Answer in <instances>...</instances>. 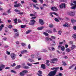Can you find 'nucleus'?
Listing matches in <instances>:
<instances>
[{
    "instance_id": "nucleus-1",
    "label": "nucleus",
    "mask_w": 76,
    "mask_h": 76,
    "mask_svg": "<svg viewBox=\"0 0 76 76\" xmlns=\"http://www.w3.org/2000/svg\"><path fill=\"white\" fill-rule=\"evenodd\" d=\"M59 69V67H53L51 69V70H53L50 71L48 74L47 75V76H54L56 75L57 72V70Z\"/></svg>"
},
{
    "instance_id": "nucleus-2",
    "label": "nucleus",
    "mask_w": 76,
    "mask_h": 76,
    "mask_svg": "<svg viewBox=\"0 0 76 76\" xmlns=\"http://www.w3.org/2000/svg\"><path fill=\"white\" fill-rule=\"evenodd\" d=\"M76 12L75 11H69L67 13V14L69 16H74L75 15Z\"/></svg>"
},
{
    "instance_id": "nucleus-3",
    "label": "nucleus",
    "mask_w": 76,
    "mask_h": 76,
    "mask_svg": "<svg viewBox=\"0 0 76 76\" xmlns=\"http://www.w3.org/2000/svg\"><path fill=\"white\" fill-rule=\"evenodd\" d=\"M28 72V70H25L23 71L22 72H20V76H25V74H27Z\"/></svg>"
},
{
    "instance_id": "nucleus-4",
    "label": "nucleus",
    "mask_w": 76,
    "mask_h": 76,
    "mask_svg": "<svg viewBox=\"0 0 76 76\" xmlns=\"http://www.w3.org/2000/svg\"><path fill=\"white\" fill-rule=\"evenodd\" d=\"M30 21L31 22L29 23V25H34V23L36 22V21H35V20L34 19L31 20Z\"/></svg>"
},
{
    "instance_id": "nucleus-5",
    "label": "nucleus",
    "mask_w": 76,
    "mask_h": 76,
    "mask_svg": "<svg viewBox=\"0 0 76 76\" xmlns=\"http://www.w3.org/2000/svg\"><path fill=\"white\" fill-rule=\"evenodd\" d=\"M10 56L12 60H14V59H15L16 55L15 54L13 53L10 54Z\"/></svg>"
},
{
    "instance_id": "nucleus-6",
    "label": "nucleus",
    "mask_w": 76,
    "mask_h": 76,
    "mask_svg": "<svg viewBox=\"0 0 76 76\" xmlns=\"http://www.w3.org/2000/svg\"><path fill=\"white\" fill-rule=\"evenodd\" d=\"M39 23L41 25H43L44 24V21L42 19H39Z\"/></svg>"
},
{
    "instance_id": "nucleus-7",
    "label": "nucleus",
    "mask_w": 76,
    "mask_h": 76,
    "mask_svg": "<svg viewBox=\"0 0 76 76\" xmlns=\"http://www.w3.org/2000/svg\"><path fill=\"white\" fill-rule=\"evenodd\" d=\"M50 61H50V63H53V64H54L55 62L54 61H58V59L57 58H54L53 59L50 60Z\"/></svg>"
},
{
    "instance_id": "nucleus-8",
    "label": "nucleus",
    "mask_w": 76,
    "mask_h": 76,
    "mask_svg": "<svg viewBox=\"0 0 76 76\" xmlns=\"http://www.w3.org/2000/svg\"><path fill=\"white\" fill-rule=\"evenodd\" d=\"M59 7L61 9H62L63 7L66 8V4L64 3L62 4L59 5Z\"/></svg>"
},
{
    "instance_id": "nucleus-9",
    "label": "nucleus",
    "mask_w": 76,
    "mask_h": 76,
    "mask_svg": "<svg viewBox=\"0 0 76 76\" xmlns=\"http://www.w3.org/2000/svg\"><path fill=\"white\" fill-rule=\"evenodd\" d=\"M51 10L53 11H57L58 10V9L56 7H52L51 8Z\"/></svg>"
},
{
    "instance_id": "nucleus-10",
    "label": "nucleus",
    "mask_w": 76,
    "mask_h": 76,
    "mask_svg": "<svg viewBox=\"0 0 76 76\" xmlns=\"http://www.w3.org/2000/svg\"><path fill=\"white\" fill-rule=\"evenodd\" d=\"M5 67V65H0V71H1L3 70V69H4Z\"/></svg>"
},
{
    "instance_id": "nucleus-11",
    "label": "nucleus",
    "mask_w": 76,
    "mask_h": 76,
    "mask_svg": "<svg viewBox=\"0 0 76 76\" xmlns=\"http://www.w3.org/2000/svg\"><path fill=\"white\" fill-rule=\"evenodd\" d=\"M42 72L41 70H39L38 71V73H37V75L39 76H42Z\"/></svg>"
},
{
    "instance_id": "nucleus-12",
    "label": "nucleus",
    "mask_w": 76,
    "mask_h": 76,
    "mask_svg": "<svg viewBox=\"0 0 76 76\" xmlns=\"http://www.w3.org/2000/svg\"><path fill=\"white\" fill-rule=\"evenodd\" d=\"M21 6V4L20 3H19L16 4H15L14 5V7H19L20 6Z\"/></svg>"
},
{
    "instance_id": "nucleus-13",
    "label": "nucleus",
    "mask_w": 76,
    "mask_h": 76,
    "mask_svg": "<svg viewBox=\"0 0 76 76\" xmlns=\"http://www.w3.org/2000/svg\"><path fill=\"white\" fill-rule=\"evenodd\" d=\"M19 33L17 32L15 34V36H14V38H16V37H19Z\"/></svg>"
},
{
    "instance_id": "nucleus-14",
    "label": "nucleus",
    "mask_w": 76,
    "mask_h": 76,
    "mask_svg": "<svg viewBox=\"0 0 76 76\" xmlns=\"http://www.w3.org/2000/svg\"><path fill=\"white\" fill-rule=\"evenodd\" d=\"M27 52H28V51H27V50H23L21 52V53L22 54H25L26 53H27Z\"/></svg>"
},
{
    "instance_id": "nucleus-15",
    "label": "nucleus",
    "mask_w": 76,
    "mask_h": 76,
    "mask_svg": "<svg viewBox=\"0 0 76 76\" xmlns=\"http://www.w3.org/2000/svg\"><path fill=\"white\" fill-rule=\"evenodd\" d=\"M33 6L34 8H35L36 9H37V10H39V8L38 7H37V6H36L35 5L33 4Z\"/></svg>"
},
{
    "instance_id": "nucleus-16",
    "label": "nucleus",
    "mask_w": 76,
    "mask_h": 76,
    "mask_svg": "<svg viewBox=\"0 0 76 76\" xmlns=\"http://www.w3.org/2000/svg\"><path fill=\"white\" fill-rule=\"evenodd\" d=\"M31 32H32V30H29L27 31H26V34H28Z\"/></svg>"
},
{
    "instance_id": "nucleus-17",
    "label": "nucleus",
    "mask_w": 76,
    "mask_h": 76,
    "mask_svg": "<svg viewBox=\"0 0 76 76\" xmlns=\"http://www.w3.org/2000/svg\"><path fill=\"white\" fill-rule=\"evenodd\" d=\"M70 26V25L68 23H66V24H63V26L64 27H69Z\"/></svg>"
},
{
    "instance_id": "nucleus-18",
    "label": "nucleus",
    "mask_w": 76,
    "mask_h": 76,
    "mask_svg": "<svg viewBox=\"0 0 76 76\" xmlns=\"http://www.w3.org/2000/svg\"><path fill=\"white\" fill-rule=\"evenodd\" d=\"M41 67L43 69H45V65L44 64H42L41 65Z\"/></svg>"
},
{
    "instance_id": "nucleus-19",
    "label": "nucleus",
    "mask_w": 76,
    "mask_h": 76,
    "mask_svg": "<svg viewBox=\"0 0 76 76\" xmlns=\"http://www.w3.org/2000/svg\"><path fill=\"white\" fill-rule=\"evenodd\" d=\"M71 21L72 23H74L75 22V20L74 19V18H71Z\"/></svg>"
},
{
    "instance_id": "nucleus-20",
    "label": "nucleus",
    "mask_w": 76,
    "mask_h": 76,
    "mask_svg": "<svg viewBox=\"0 0 76 76\" xmlns=\"http://www.w3.org/2000/svg\"><path fill=\"white\" fill-rule=\"evenodd\" d=\"M43 28H44V26H41V27H39L37 28L38 30H42Z\"/></svg>"
},
{
    "instance_id": "nucleus-21",
    "label": "nucleus",
    "mask_w": 76,
    "mask_h": 76,
    "mask_svg": "<svg viewBox=\"0 0 76 76\" xmlns=\"http://www.w3.org/2000/svg\"><path fill=\"white\" fill-rule=\"evenodd\" d=\"M76 48V45H72V47L71 48V50H74L75 48Z\"/></svg>"
},
{
    "instance_id": "nucleus-22",
    "label": "nucleus",
    "mask_w": 76,
    "mask_h": 76,
    "mask_svg": "<svg viewBox=\"0 0 76 76\" xmlns=\"http://www.w3.org/2000/svg\"><path fill=\"white\" fill-rule=\"evenodd\" d=\"M76 66V64H72V66H70L69 67V69H72V68H73V67H74V66Z\"/></svg>"
},
{
    "instance_id": "nucleus-23",
    "label": "nucleus",
    "mask_w": 76,
    "mask_h": 76,
    "mask_svg": "<svg viewBox=\"0 0 76 76\" xmlns=\"http://www.w3.org/2000/svg\"><path fill=\"white\" fill-rule=\"evenodd\" d=\"M21 67V66L20 65H18L17 66L15 67V68L16 69H20Z\"/></svg>"
},
{
    "instance_id": "nucleus-24",
    "label": "nucleus",
    "mask_w": 76,
    "mask_h": 76,
    "mask_svg": "<svg viewBox=\"0 0 76 76\" xmlns=\"http://www.w3.org/2000/svg\"><path fill=\"white\" fill-rule=\"evenodd\" d=\"M72 37L74 38L75 40H76V34H74L72 36Z\"/></svg>"
},
{
    "instance_id": "nucleus-25",
    "label": "nucleus",
    "mask_w": 76,
    "mask_h": 76,
    "mask_svg": "<svg viewBox=\"0 0 76 76\" xmlns=\"http://www.w3.org/2000/svg\"><path fill=\"white\" fill-rule=\"evenodd\" d=\"M45 32H48V33H52V31L49 30H46Z\"/></svg>"
},
{
    "instance_id": "nucleus-26",
    "label": "nucleus",
    "mask_w": 76,
    "mask_h": 76,
    "mask_svg": "<svg viewBox=\"0 0 76 76\" xmlns=\"http://www.w3.org/2000/svg\"><path fill=\"white\" fill-rule=\"evenodd\" d=\"M28 61H30V62H31L32 63H33L34 61V60H32L31 59V58H30L28 59Z\"/></svg>"
},
{
    "instance_id": "nucleus-27",
    "label": "nucleus",
    "mask_w": 76,
    "mask_h": 76,
    "mask_svg": "<svg viewBox=\"0 0 76 76\" xmlns=\"http://www.w3.org/2000/svg\"><path fill=\"white\" fill-rule=\"evenodd\" d=\"M76 8V4H75L73 7H71L72 9H75Z\"/></svg>"
},
{
    "instance_id": "nucleus-28",
    "label": "nucleus",
    "mask_w": 76,
    "mask_h": 76,
    "mask_svg": "<svg viewBox=\"0 0 76 76\" xmlns=\"http://www.w3.org/2000/svg\"><path fill=\"white\" fill-rule=\"evenodd\" d=\"M50 14H54L55 15H56V16H58V14L56 13L55 12H50Z\"/></svg>"
},
{
    "instance_id": "nucleus-29",
    "label": "nucleus",
    "mask_w": 76,
    "mask_h": 76,
    "mask_svg": "<svg viewBox=\"0 0 76 76\" xmlns=\"http://www.w3.org/2000/svg\"><path fill=\"white\" fill-rule=\"evenodd\" d=\"M43 34L44 35H45V36H46L47 37H48V34L46 32H44L43 33Z\"/></svg>"
},
{
    "instance_id": "nucleus-30",
    "label": "nucleus",
    "mask_w": 76,
    "mask_h": 76,
    "mask_svg": "<svg viewBox=\"0 0 76 76\" xmlns=\"http://www.w3.org/2000/svg\"><path fill=\"white\" fill-rule=\"evenodd\" d=\"M64 49H65V48H64V46H62L61 47V51H64Z\"/></svg>"
},
{
    "instance_id": "nucleus-31",
    "label": "nucleus",
    "mask_w": 76,
    "mask_h": 76,
    "mask_svg": "<svg viewBox=\"0 0 76 76\" xmlns=\"http://www.w3.org/2000/svg\"><path fill=\"white\" fill-rule=\"evenodd\" d=\"M62 63L63 64H62L63 66H66V65H67V64H66V63L65 62L62 61Z\"/></svg>"
},
{
    "instance_id": "nucleus-32",
    "label": "nucleus",
    "mask_w": 76,
    "mask_h": 76,
    "mask_svg": "<svg viewBox=\"0 0 76 76\" xmlns=\"http://www.w3.org/2000/svg\"><path fill=\"white\" fill-rule=\"evenodd\" d=\"M26 25H22L21 26V28H25V27L26 26Z\"/></svg>"
},
{
    "instance_id": "nucleus-33",
    "label": "nucleus",
    "mask_w": 76,
    "mask_h": 76,
    "mask_svg": "<svg viewBox=\"0 0 76 76\" xmlns=\"http://www.w3.org/2000/svg\"><path fill=\"white\" fill-rule=\"evenodd\" d=\"M24 69H29V66H25L24 67Z\"/></svg>"
},
{
    "instance_id": "nucleus-34",
    "label": "nucleus",
    "mask_w": 76,
    "mask_h": 76,
    "mask_svg": "<svg viewBox=\"0 0 76 76\" xmlns=\"http://www.w3.org/2000/svg\"><path fill=\"white\" fill-rule=\"evenodd\" d=\"M54 20L56 22H59V20L57 18H55L54 19Z\"/></svg>"
},
{
    "instance_id": "nucleus-35",
    "label": "nucleus",
    "mask_w": 76,
    "mask_h": 76,
    "mask_svg": "<svg viewBox=\"0 0 76 76\" xmlns=\"http://www.w3.org/2000/svg\"><path fill=\"white\" fill-rule=\"evenodd\" d=\"M27 64L28 66H32V64H30V63L29 62L27 63Z\"/></svg>"
},
{
    "instance_id": "nucleus-36",
    "label": "nucleus",
    "mask_w": 76,
    "mask_h": 76,
    "mask_svg": "<svg viewBox=\"0 0 76 76\" xmlns=\"http://www.w3.org/2000/svg\"><path fill=\"white\" fill-rule=\"evenodd\" d=\"M14 11L15 12H20V10H17L16 9H15L14 10Z\"/></svg>"
},
{
    "instance_id": "nucleus-37",
    "label": "nucleus",
    "mask_w": 76,
    "mask_h": 76,
    "mask_svg": "<svg viewBox=\"0 0 76 76\" xmlns=\"http://www.w3.org/2000/svg\"><path fill=\"white\" fill-rule=\"evenodd\" d=\"M49 28H53V24H50L49 26Z\"/></svg>"
},
{
    "instance_id": "nucleus-38",
    "label": "nucleus",
    "mask_w": 76,
    "mask_h": 76,
    "mask_svg": "<svg viewBox=\"0 0 76 76\" xmlns=\"http://www.w3.org/2000/svg\"><path fill=\"white\" fill-rule=\"evenodd\" d=\"M8 27L9 28H10V29H12V28L13 27L12 26V25H9L8 26Z\"/></svg>"
},
{
    "instance_id": "nucleus-39",
    "label": "nucleus",
    "mask_w": 76,
    "mask_h": 76,
    "mask_svg": "<svg viewBox=\"0 0 76 76\" xmlns=\"http://www.w3.org/2000/svg\"><path fill=\"white\" fill-rule=\"evenodd\" d=\"M58 34H59V35H61V31H59L58 32Z\"/></svg>"
},
{
    "instance_id": "nucleus-40",
    "label": "nucleus",
    "mask_w": 76,
    "mask_h": 76,
    "mask_svg": "<svg viewBox=\"0 0 76 76\" xmlns=\"http://www.w3.org/2000/svg\"><path fill=\"white\" fill-rule=\"evenodd\" d=\"M51 48L53 51H54V50H55V48H54V47L53 46Z\"/></svg>"
},
{
    "instance_id": "nucleus-41",
    "label": "nucleus",
    "mask_w": 76,
    "mask_h": 76,
    "mask_svg": "<svg viewBox=\"0 0 76 76\" xmlns=\"http://www.w3.org/2000/svg\"><path fill=\"white\" fill-rule=\"evenodd\" d=\"M70 51H71V50L69 48H67L66 49V51H67V52H70Z\"/></svg>"
},
{
    "instance_id": "nucleus-42",
    "label": "nucleus",
    "mask_w": 76,
    "mask_h": 76,
    "mask_svg": "<svg viewBox=\"0 0 76 76\" xmlns=\"http://www.w3.org/2000/svg\"><path fill=\"white\" fill-rule=\"evenodd\" d=\"M61 45H59L58 48V50H60L61 48Z\"/></svg>"
},
{
    "instance_id": "nucleus-43",
    "label": "nucleus",
    "mask_w": 76,
    "mask_h": 76,
    "mask_svg": "<svg viewBox=\"0 0 76 76\" xmlns=\"http://www.w3.org/2000/svg\"><path fill=\"white\" fill-rule=\"evenodd\" d=\"M13 30L14 31V32H18V30L17 29H13Z\"/></svg>"
},
{
    "instance_id": "nucleus-44",
    "label": "nucleus",
    "mask_w": 76,
    "mask_h": 76,
    "mask_svg": "<svg viewBox=\"0 0 76 76\" xmlns=\"http://www.w3.org/2000/svg\"><path fill=\"white\" fill-rule=\"evenodd\" d=\"M25 43H22L21 44V45L22 46H25Z\"/></svg>"
},
{
    "instance_id": "nucleus-45",
    "label": "nucleus",
    "mask_w": 76,
    "mask_h": 76,
    "mask_svg": "<svg viewBox=\"0 0 76 76\" xmlns=\"http://www.w3.org/2000/svg\"><path fill=\"white\" fill-rule=\"evenodd\" d=\"M11 72H12V73H16V72L15 71H13V70H12L11 71Z\"/></svg>"
},
{
    "instance_id": "nucleus-46",
    "label": "nucleus",
    "mask_w": 76,
    "mask_h": 76,
    "mask_svg": "<svg viewBox=\"0 0 76 76\" xmlns=\"http://www.w3.org/2000/svg\"><path fill=\"white\" fill-rule=\"evenodd\" d=\"M32 1H33V2H34V3H37L38 2L37 0H32Z\"/></svg>"
},
{
    "instance_id": "nucleus-47",
    "label": "nucleus",
    "mask_w": 76,
    "mask_h": 76,
    "mask_svg": "<svg viewBox=\"0 0 76 76\" xmlns=\"http://www.w3.org/2000/svg\"><path fill=\"white\" fill-rule=\"evenodd\" d=\"M10 10H11V9H10L8 10V13H11V12H10Z\"/></svg>"
},
{
    "instance_id": "nucleus-48",
    "label": "nucleus",
    "mask_w": 76,
    "mask_h": 76,
    "mask_svg": "<svg viewBox=\"0 0 76 76\" xmlns=\"http://www.w3.org/2000/svg\"><path fill=\"white\" fill-rule=\"evenodd\" d=\"M40 2L41 3H44V1L43 0H39Z\"/></svg>"
},
{
    "instance_id": "nucleus-49",
    "label": "nucleus",
    "mask_w": 76,
    "mask_h": 76,
    "mask_svg": "<svg viewBox=\"0 0 76 76\" xmlns=\"http://www.w3.org/2000/svg\"><path fill=\"white\" fill-rule=\"evenodd\" d=\"M51 37L52 38V39H56V37H54L51 36Z\"/></svg>"
},
{
    "instance_id": "nucleus-50",
    "label": "nucleus",
    "mask_w": 76,
    "mask_h": 76,
    "mask_svg": "<svg viewBox=\"0 0 76 76\" xmlns=\"http://www.w3.org/2000/svg\"><path fill=\"white\" fill-rule=\"evenodd\" d=\"M2 39L4 41H6V40L7 39V38H6V37L4 38H3Z\"/></svg>"
},
{
    "instance_id": "nucleus-51",
    "label": "nucleus",
    "mask_w": 76,
    "mask_h": 76,
    "mask_svg": "<svg viewBox=\"0 0 76 76\" xmlns=\"http://www.w3.org/2000/svg\"><path fill=\"white\" fill-rule=\"evenodd\" d=\"M7 53L8 55H10V52H8V51H7Z\"/></svg>"
},
{
    "instance_id": "nucleus-52",
    "label": "nucleus",
    "mask_w": 76,
    "mask_h": 76,
    "mask_svg": "<svg viewBox=\"0 0 76 76\" xmlns=\"http://www.w3.org/2000/svg\"><path fill=\"white\" fill-rule=\"evenodd\" d=\"M39 62H37L36 63H33V64H39Z\"/></svg>"
},
{
    "instance_id": "nucleus-53",
    "label": "nucleus",
    "mask_w": 76,
    "mask_h": 76,
    "mask_svg": "<svg viewBox=\"0 0 76 76\" xmlns=\"http://www.w3.org/2000/svg\"><path fill=\"white\" fill-rule=\"evenodd\" d=\"M18 15H23V12H19L18 13Z\"/></svg>"
},
{
    "instance_id": "nucleus-54",
    "label": "nucleus",
    "mask_w": 76,
    "mask_h": 76,
    "mask_svg": "<svg viewBox=\"0 0 76 76\" xmlns=\"http://www.w3.org/2000/svg\"><path fill=\"white\" fill-rule=\"evenodd\" d=\"M7 22L8 23H10V22H12V20H7Z\"/></svg>"
},
{
    "instance_id": "nucleus-55",
    "label": "nucleus",
    "mask_w": 76,
    "mask_h": 76,
    "mask_svg": "<svg viewBox=\"0 0 76 76\" xmlns=\"http://www.w3.org/2000/svg\"><path fill=\"white\" fill-rule=\"evenodd\" d=\"M53 31L54 32H57V31H56V29L55 28H54L53 29Z\"/></svg>"
},
{
    "instance_id": "nucleus-56",
    "label": "nucleus",
    "mask_w": 76,
    "mask_h": 76,
    "mask_svg": "<svg viewBox=\"0 0 76 76\" xmlns=\"http://www.w3.org/2000/svg\"><path fill=\"white\" fill-rule=\"evenodd\" d=\"M18 23H20L22 22V21H21V20H20L19 19H18Z\"/></svg>"
},
{
    "instance_id": "nucleus-57",
    "label": "nucleus",
    "mask_w": 76,
    "mask_h": 76,
    "mask_svg": "<svg viewBox=\"0 0 76 76\" xmlns=\"http://www.w3.org/2000/svg\"><path fill=\"white\" fill-rule=\"evenodd\" d=\"M36 18H37V16H35V17H32L31 18V19H36Z\"/></svg>"
},
{
    "instance_id": "nucleus-58",
    "label": "nucleus",
    "mask_w": 76,
    "mask_h": 76,
    "mask_svg": "<svg viewBox=\"0 0 76 76\" xmlns=\"http://www.w3.org/2000/svg\"><path fill=\"white\" fill-rule=\"evenodd\" d=\"M47 50H46L45 49H43V52H47Z\"/></svg>"
},
{
    "instance_id": "nucleus-59",
    "label": "nucleus",
    "mask_w": 76,
    "mask_h": 76,
    "mask_svg": "<svg viewBox=\"0 0 76 76\" xmlns=\"http://www.w3.org/2000/svg\"><path fill=\"white\" fill-rule=\"evenodd\" d=\"M58 76H62V74H61V73H59L58 74Z\"/></svg>"
},
{
    "instance_id": "nucleus-60",
    "label": "nucleus",
    "mask_w": 76,
    "mask_h": 76,
    "mask_svg": "<svg viewBox=\"0 0 76 76\" xmlns=\"http://www.w3.org/2000/svg\"><path fill=\"white\" fill-rule=\"evenodd\" d=\"M49 40V38L48 37H47L46 38V41H48Z\"/></svg>"
},
{
    "instance_id": "nucleus-61",
    "label": "nucleus",
    "mask_w": 76,
    "mask_h": 76,
    "mask_svg": "<svg viewBox=\"0 0 76 76\" xmlns=\"http://www.w3.org/2000/svg\"><path fill=\"white\" fill-rule=\"evenodd\" d=\"M68 58V57H67V56H64V58H65V59H66Z\"/></svg>"
},
{
    "instance_id": "nucleus-62",
    "label": "nucleus",
    "mask_w": 76,
    "mask_h": 76,
    "mask_svg": "<svg viewBox=\"0 0 76 76\" xmlns=\"http://www.w3.org/2000/svg\"><path fill=\"white\" fill-rule=\"evenodd\" d=\"M73 29H74V30H76V26H74Z\"/></svg>"
},
{
    "instance_id": "nucleus-63",
    "label": "nucleus",
    "mask_w": 76,
    "mask_h": 76,
    "mask_svg": "<svg viewBox=\"0 0 76 76\" xmlns=\"http://www.w3.org/2000/svg\"><path fill=\"white\" fill-rule=\"evenodd\" d=\"M69 47V45H65V48H67V47Z\"/></svg>"
},
{
    "instance_id": "nucleus-64",
    "label": "nucleus",
    "mask_w": 76,
    "mask_h": 76,
    "mask_svg": "<svg viewBox=\"0 0 76 76\" xmlns=\"http://www.w3.org/2000/svg\"><path fill=\"white\" fill-rule=\"evenodd\" d=\"M63 70V67H61L60 68V70L61 71Z\"/></svg>"
}]
</instances>
